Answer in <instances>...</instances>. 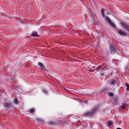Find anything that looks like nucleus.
<instances>
[{
	"mask_svg": "<svg viewBox=\"0 0 129 129\" xmlns=\"http://www.w3.org/2000/svg\"><path fill=\"white\" fill-rule=\"evenodd\" d=\"M110 83L111 85H114V84H117L116 80L115 79H112L110 81Z\"/></svg>",
	"mask_w": 129,
	"mask_h": 129,
	"instance_id": "nucleus-7",
	"label": "nucleus"
},
{
	"mask_svg": "<svg viewBox=\"0 0 129 129\" xmlns=\"http://www.w3.org/2000/svg\"><path fill=\"white\" fill-rule=\"evenodd\" d=\"M127 104L125 103H122L120 106L121 109H125L126 108V106H127Z\"/></svg>",
	"mask_w": 129,
	"mask_h": 129,
	"instance_id": "nucleus-10",
	"label": "nucleus"
},
{
	"mask_svg": "<svg viewBox=\"0 0 129 129\" xmlns=\"http://www.w3.org/2000/svg\"><path fill=\"white\" fill-rule=\"evenodd\" d=\"M30 36L32 37H38L39 36L37 34V32L35 33L34 31H33L32 33L30 34Z\"/></svg>",
	"mask_w": 129,
	"mask_h": 129,
	"instance_id": "nucleus-9",
	"label": "nucleus"
},
{
	"mask_svg": "<svg viewBox=\"0 0 129 129\" xmlns=\"http://www.w3.org/2000/svg\"><path fill=\"white\" fill-rule=\"evenodd\" d=\"M105 18L107 22L109 23V24L112 22L111 19L109 17H106Z\"/></svg>",
	"mask_w": 129,
	"mask_h": 129,
	"instance_id": "nucleus-12",
	"label": "nucleus"
},
{
	"mask_svg": "<svg viewBox=\"0 0 129 129\" xmlns=\"http://www.w3.org/2000/svg\"><path fill=\"white\" fill-rule=\"evenodd\" d=\"M38 65L41 67V70L43 71H44L45 70V68L41 62H39L38 63Z\"/></svg>",
	"mask_w": 129,
	"mask_h": 129,
	"instance_id": "nucleus-6",
	"label": "nucleus"
},
{
	"mask_svg": "<svg viewBox=\"0 0 129 129\" xmlns=\"http://www.w3.org/2000/svg\"><path fill=\"white\" fill-rule=\"evenodd\" d=\"M109 24L114 28H116V26L115 24L113 23H112V22L110 23Z\"/></svg>",
	"mask_w": 129,
	"mask_h": 129,
	"instance_id": "nucleus-17",
	"label": "nucleus"
},
{
	"mask_svg": "<svg viewBox=\"0 0 129 129\" xmlns=\"http://www.w3.org/2000/svg\"><path fill=\"white\" fill-rule=\"evenodd\" d=\"M89 71H90V70H89Z\"/></svg>",
	"mask_w": 129,
	"mask_h": 129,
	"instance_id": "nucleus-25",
	"label": "nucleus"
},
{
	"mask_svg": "<svg viewBox=\"0 0 129 129\" xmlns=\"http://www.w3.org/2000/svg\"><path fill=\"white\" fill-rule=\"evenodd\" d=\"M42 91L46 95H47L48 93V92L47 90L43 88L42 89Z\"/></svg>",
	"mask_w": 129,
	"mask_h": 129,
	"instance_id": "nucleus-13",
	"label": "nucleus"
},
{
	"mask_svg": "<svg viewBox=\"0 0 129 129\" xmlns=\"http://www.w3.org/2000/svg\"><path fill=\"white\" fill-rule=\"evenodd\" d=\"M38 120H40V119H38Z\"/></svg>",
	"mask_w": 129,
	"mask_h": 129,
	"instance_id": "nucleus-26",
	"label": "nucleus"
},
{
	"mask_svg": "<svg viewBox=\"0 0 129 129\" xmlns=\"http://www.w3.org/2000/svg\"><path fill=\"white\" fill-rule=\"evenodd\" d=\"M114 46V45L113 46L112 44H110L109 46L110 51L112 54H115L116 52V49H117L116 47H115Z\"/></svg>",
	"mask_w": 129,
	"mask_h": 129,
	"instance_id": "nucleus-2",
	"label": "nucleus"
},
{
	"mask_svg": "<svg viewBox=\"0 0 129 129\" xmlns=\"http://www.w3.org/2000/svg\"><path fill=\"white\" fill-rule=\"evenodd\" d=\"M102 16H103V17H104V13L103 14H102Z\"/></svg>",
	"mask_w": 129,
	"mask_h": 129,
	"instance_id": "nucleus-22",
	"label": "nucleus"
},
{
	"mask_svg": "<svg viewBox=\"0 0 129 129\" xmlns=\"http://www.w3.org/2000/svg\"><path fill=\"white\" fill-rule=\"evenodd\" d=\"M100 107L99 105H97L94 107L92 110L89 112H85L83 116L89 117H92L95 114Z\"/></svg>",
	"mask_w": 129,
	"mask_h": 129,
	"instance_id": "nucleus-1",
	"label": "nucleus"
},
{
	"mask_svg": "<svg viewBox=\"0 0 129 129\" xmlns=\"http://www.w3.org/2000/svg\"><path fill=\"white\" fill-rule=\"evenodd\" d=\"M28 112L31 114H33L35 112V110L33 108H31L29 110Z\"/></svg>",
	"mask_w": 129,
	"mask_h": 129,
	"instance_id": "nucleus-14",
	"label": "nucleus"
},
{
	"mask_svg": "<svg viewBox=\"0 0 129 129\" xmlns=\"http://www.w3.org/2000/svg\"><path fill=\"white\" fill-rule=\"evenodd\" d=\"M110 68L109 66L108 65L106 64V65L104 67L102 68H101V70H102L103 71L107 69H108Z\"/></svg>",
	"mask_w": 129,
	"mask_h": 129,
	"instance_id": "nucleus-11",
	"label": "nucleus"
},
{
	"mask_svg": "<svg viewBox=\"0 0 129 129\" xmlns=\"http://www.w3.org/2000/svg\"><path fill=\"white\" fill-rule=\"evenodd\" d=\"M100 69H101V68L100 69V68H99V69H97V70H97V71H98V70H100Z\"/></svg>",
	"mask_w": 129,
	"mask_h": 129,
	"instance_id": "nucleus-24",
	"label": "nucleus"
},
{
	"mask_svg": "<svg viewBox=\"0 0 129 129\" xmlns=\"http://www.w3.org/2000/svg\"><path fill=\"white\" fill-rule=\"evenodd\" d=\"M108 95L109 96L111 97H113L114 95L113 94L110 92L108 93Z\"/></svg>",
	"mask_w": 129,
	"mask_h": 129,
	"instance_id": "nucleus-19",
	"label": "nucleus"
},
{
	"mask_svg": "<svg viewBox=\"0 0 129 129\" xmlns=\"http://www.w3.org/2000/svg\"><path fill=\"white\" fill-rule=\"evenodd\" d=\"M104 9H102L101 10V12L102 13V14H103L104 13Z\"/></svg>",
	"mask_w": 129,
	"mask_h": 129,
	"instance_id": "nucleus-20",
	"label": "nucleus"
},
{
	"mask_svg": "<svg viewBox=\"0 0 129 129\" xmlns=\"http://www.w3.org/2000/svg\"><path fill=\"white\" fill-rule=\"evenodd\" d=\"M14 102L15 104L16 105H17L18 104V101L17 98H15L14 100Z\"/></svg>",
	"mask_w": 129,
	"mask_h": 129,
	"instance_id": "nucleus-15",
	"label": "nucleus"
},
{
	"mask_svg": "<svg viewBox=\"0 0 129 129\" xmlns=\"http://www.w3.org/2000/svg\"><path fill=\"white\" fill-rule=\"evenodd\" d=\"M116 129H122L119 127H117Z\"/></svg>",
	"mask_w": 129,
	"mask_h": 129,
	"instance_id": "nucleus-23",
	"label": "nucleus"
},
{
	"mask_svg": "<svg viewBox=\"0 0 129 129\" xmlns=\"http://www.w3.org/2000/svg\"><path fill=\"white\" fill-rule=\"evenodd\" d=\"M19 22L20 23H22L23 24L24 23V22L20 20L19 21Z\"/></svg>",
	"mask_w": 129,
	"mask_h": 129,
	"instance_id": "nucleus-21",
	"label": "nucleus"
},
{
	"mask_svg": "<svg viewBox=\"0 0 129 129\" xmlns=\"http://www.w3.org/2000/svg\"><path fill=\"white\" fill-rule=\"evenodd\" d=\"M48 123V124L51 126H53L54 125H55L56 123V122L54 121H49Z\"/></svg>",
	"mask_w": 129,
	"mask_h": 129,
	"instance_id": "nucleus-8",
	"label": "nucleus"
},
{
	"mask_svg": "<svg viewBox=\"0 0 129 129\" xmlns=\"http://www.w3.org/2000/svg\"><path fill=\"white\" fill-rule=\"evenodd\" d=\"M112 121H109L107 123V125L108 126H110L112 125Z\"/></svg>",
	"mask_w": 129,
	"mask_h": 129,
	"instance_id": "nucleus-18",
	"label": "nucleus"
},
{
	"mask_svg": "<svg viewBox=\"0 0 129 129\" xmlns=\"http://www.w3.org/2000/svg\"><path fill=\"white\" fill-rule=\"evenodd\" d=\"M125 85L127 87L126 90L128 91H129V84H128L127 83H125Z\"/></svg>",
	"mask_w": 129,
	"mask_h": 129,
	"instance_id": "nucleus-16",
	"label": "nucleus"
},
{
	"mask_svg": "<svg viewBox=\"0 0 129 129\" xmlns=\"http://www.w3.org/2000/svg\"><path fill=\"white\" fill-rule=\"evenodd\" d=\"M11 104L7 102L5 103L4 105V106L7 109H8L10 108L11 107Z\"/></svg>",
	"mask_w": 129,
	"mask_h": 129,
	"instance_id": "nucleus-5",
	"label": "nucleus"
},
{
	"mask_svg": "<svg viewBox=\"0 0 129 129\" xmlns=\"http://www.w3.org/2000/svg\"><path fill=\"white\" fill-rule=\"evenodd\" d=\"M117 32L121 35L125 36L126 35V33L122 30H118Z\"/></svg>",
	"mask_w": 129,
	"mask_h": 129,
	"instance_id": "nucleus-4",
	"label": "nucleus"
},
{
	"mask_svg": "<svg viewBox=\"0 0 129 129\" xmlns=\"http://www.w3.org/2000/svg\"><path fill=\"white\" fill-rule=\"evenodd\" d=\"M122 26L124 28L126 29L129 32V25L126 24L122 21L120 22Z\"/></svg>",
	"mask_w": 129,
	"mask_h": 129,
	"instance_id": "nucleus-3",
	"label": "nucleus"
}]
</instances>
